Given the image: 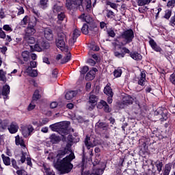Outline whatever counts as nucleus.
Instances as JSON below:
<instances>
[{
  "mask_svg": "<svg viewBox=\"0 0 175 175\" xmlns=\"http://www.w3.org/2000/svg\"><path fill=\"white\" fill-rule=\"evenodd\" d=\"M75 158H76L75 153H71L60 161L57 160L56 163H54V166L62 174L69 173L72 169H73V164L70 163V162H72V160L75 159Z\"/></svg>",
  "mask_w": 175,
  "mask_h": 175,
  "instance_id": "nucleus-1",
  "label": "nucleus"
},
{
  "mask_svg": "<svg viewBox=\"0 0 175 175\" xmlns=\"http://www.w3.org/2000/svg\"><path fill=\"white\" fill-rule=\"evenodd\" d=\"M83 0H66V8L68 10H76L79 9L80 12H83L84 8H83Z\"/></svg>",
  "mask_w": 175,
  "mask_h": 175,
  "instance_id": "nucleus-2",
  "label": "nucleus"
},
{
  "mask_svg": "<svg viewBox=\"0 0 175 175\" xmlns=\"http://www.w3.org/2000/svg\"><path fill=\"white\" fill-rule=\"evenodd\" d=\"M49 47H50V44L46 42L43 38L39 37L34 46V50L40 52L49 49Z\"/></svg>",
  "mask_w": 175,
  "mask_h": 175,
  "instance_id": "nucleus-3",
  "label": "nucleus"
},
{
  "mask_svg": "<svg viewBox=\"0 0 175 175\" xmlns=\"http://www.w3.org/2000/svg\"><path fill=\"white\" fill-rule=\"evenodd\" d=\"M120 38H122V39H124V40H126V44L131 43L132 40H133V38H135L133 30L128 29L123 31Z\"/></svg>",
  "mask_w": 175,
  "mask_h": 175,
  "instance_id": "nucleus-4",
  "label": "nucleus"
},
{
  "mask_svg": "<svg viewBox=\"0 0 175 175\" xmlns=\"http://www.w3.org/2000/svg\"><path fill=\"white\" fill-rule=\"evenodd\" d=\"M154 116L160 120V121H166L167 120V110L165 108H158L154 111Z\"/></svg>",
  "mask_w": 175,
  "mask_h": 175,
  "instance_id": "nucleus-5",
  "label": "nucleus"
},
{
  "mask_svg": "<svg viewBox=\"0 0 175 175\" xmlns=\"http://www.w3.org/2000/svg\"><path fill=\"white\" fill-rule=\"evenodd\" d=\"M117 50L114 51V55L116 58H124L126 54H129V53H131V51L125 46L122 47L121 46H119Z\"/></svg>",
  "mask_w": 175,
  "mask_h": 175,
  "instance_id": "nucleus-6",
  "label": "nucleus"
},
{
  "mask_svg": "<svg viewBox=\"0 0 175 175\" xmlns=\"http://www.w3.org/2000/svg\"><path fill=\"white\" fill-rule=\"evenodd\" d=\"M43 35L45 39L49 42L54 40V33H53V30L49 27L44 29Z\"/></svg>",
  "mask_w": 175,
  "mask_h": 175,
  "instance_id": "nucleus-7",
  "label": "nucleus"
},
{
  "mask_svg": "<svg viewBox=\"0 0 175 175\" xmlns=\"http://www.w3.org/2000/svg\"><path fill=\"white\" fill-rule=\"evenodd\" d=\"M57 132L62 136H65L66 135H68V132H69V131L68 130V124H66L65 122H61Z\"/></svg>",
  "mask_w": 175,
  "mask_h": 175,
  "instance_id": "nucleus-8",
  "label": "nucleus"
},
{
  "mask_svg": "<svg viewBox=\"0 0 175 175\" xmlns=\"http://www.w3.org/2000/svg\"><path fill=\"white\" fill-rule=\"evenodd\" d=\"M80 33H81L80 30L77 29H75L73 31L72 34L71 35V38L69 40L70 45L73 46V44L76 43V41L77 40V38L80 36Z\"/></svg>",
  "mask_w": 175,
  "mask_h": 175,
  "instance_id": "nucleus-9",
  "label": "nucleus"
},
{
  "mask_svg": "<svg viewBox=\"0 0 175 175\" xmlns=\"http://www.w3.org/2000/svg\"><path fill=\"white\" fill-rule=\"evenodd\" d=\"M35 25L36 24L31 25V23H29L27 27L25 29V36L35 35V33H36V29H35Z\"/></svg>",
  "mask_w": 175,
  "mask_h": 175,
  "instance_id": "nucleus-10",
  "label": "nucleus"
},
{
  "mask_svg": "<svg viewBox=\"0 0 175 175\" xmlns=\"http://www.w3.org/2000/svg\"><path fill=\"white\" fill-rule=\"evenodd\" d=\"M18 124L16 122H12L10 125L8 126V129L10 133H17L18 131Z\"/></svg>",
  "mask_w": 175,
  "mask_h": 175,
  "instance_id": "nucleus-11",
  "label": "nucleus"
},
{
  "mask_svg": "<svg viewBox=\"0 0 175 175\" xmlns=\"http://www.w3.org/2000/svg\"><path fill=\"white\" fill-rule=\"evenodd\" d=\"M79 18L83 20L85 23H88V25L91 24H94V19L90 15H85V14H82L81 16H79Z\"/></svg>",
  "mask_w": 175,
  "mask_h": 175,
  "instance_id": "nucleus-12",
  "label": "nucleus"
},
{
  "mask_svg": "<svg viewBox=\"0 0 175 175\" xmlns=\"http://www.w3.org/2000/svg\"><path fill=\"white\" fill-rule=\"evenodd\" d=\"M9 94H10V86L5 85L1 90V95L3 99H8Z\"/></svg>",
  "mask_w": 175,
  "mask_h": 175,
  "instance_id": "nucleus-13",
  "label": "nucleus"
},
{
  "mask_svg": "<svg viewBox=\"0 0 175 175\" xmlns=\"http://www.w3.org/2000/svg\"><path fill=\"white\" fill-rule=\"evenodd\" d=\"M135 99V97H132L130 95L126 94L122 98V103L123 105H132Z\"/></svg>",
  "mask_w": 175,
  "mask_h": 175,
  "instance_id": "nucleus-14",
  "label": "nucleus"
},
{
  "mask_svg": "<svg viewBox=\"0 0 175 175\" xmlns=\"http://www.w3.org/2000/svg\"><path fill=\"white\" fill-rule=\"evenodd\" d=\"M98 72V69L96 68H93L92 70H90L88 73L85 76V79L90 81L94 80L95 79V73Z\"/></svg>",
  "mask_w": 175,
  "mask_h": 175,
  "instance_id": "nucleus-15",
  "label": "nucleus"
},
{
  "mask_svg": "<svg viewBox=\"0 0 175 175\" xmlns=\"http://www.w3.org/2000/svg\"><path fill=\"white\" fill-rule=\"evenodd\" d=\"M56 46L60 49L62 51H68V48L65 46V40H57Z\"/></svg>",
  "mask_w": 175,
  "mask_h": 175,
  "instance_id": "nucleus-16",
  "label": "nucleus"
},
{
  "mask_svg": "<svg viewBox=\"0 0 175 175\" xmlns=\"http://www.w3.org/2000/svg\"><path fill=\"white\" fill-rule=\"evenodd\" d=\"M85 146L88 148V150H90V148H92L94 147H96L97 144H92L91 142V137L86 136L85 140H84Z\"/></svg>",
  "mask_w": 175,
  "mask_h": 175,
  "instance_id": "nucleus-17",
  "label": "nucleus"
},
{
  "mask_svg": "<svg viewBox=\"0 0 175 175\" xmlns=\"http://www.w3.org/2000/svg\"><path fill=\"white\" fill-rule=\"evenodd\" d=\"M15 143L16 146H21L23 150H25V144L24 143V139L20 137V135H16L15 137Z\"/></svg>",
  "mask_w": 175,
  "mask_h": 175,
  "instance_id": "nucleus-18",
  "label": "nucleus"
},
{
  "mask_svg": "<svg viewBox=\"0 0 175 175\" xmlns=\"http://www.w3.org/2000/svg\"><path fill=\"white\" fill-rule=\"evenodd\" d=\"M96 32H98V27H96L95 23L89 25V35L92 36L95 35Z\"/></svg>",
  "mask_w": 175,
  "mask_h": 175,
  "instance_id": "nucleus-19",
  "label": "nucleus"
},
{
  "mask_svg": "<svg viewBox=\"0 0 175 175\" xmlns=\"http://www.w3.org/2000/svg\"><path fill=\"white\" fill-rule=\"evenodd\" d=\"M149 44H150V46H151L152 49L154 50V51H157V52L162 51V49L161 48V46H158V44H157V42H155L154 40L151 39L149 41Z\"/></svg>",
  "mask_w": 175,
  "mask_h": 175,
  "instance_id": "nucleus-20",
  "label": "nucleus"
},
{
  "mask_svg": "<svg viewBox=\"0 0 175 175\" xmlns=\"http://www.w3.org/2000/svg\"><path fill=\"white\" fill-rule=\"evenodd\" d=\"M130 57L135 59V61H142L143 56L140 55V53L137 52H131L130 53Z\"/></svg>",
  "mask_w": 175,
  "mask_h": 175,
  "instance_id": "nucleus-21",
  "label": "nucleus"
},
{
  "mask_svg": "<svg viewBox=\"0 0 175 175\" xmlns=\"http://www.w3.org/2000/svg\"><path fill=\"white\" fill-rule=\"evenodd\" d=\"M26 73L31 77H36L38 76V70H33L31 67H27L26 69Z\"/></svg>",
  "mask_w": 175,
  "mask_h": 175,
  "instance_id": "nucleus-22",
  "label": "nucleus"
},
{
  "mask_svg": "<svg viewBox=\"0 0 175 175\" xmlns=\"http://www.w3.org/2000/svg\"><path fill=\"white\" fill-rule=\"evenodd\" d=\"M53 12L55 16H57L64 12V10L62 9V6H59L58 5H55L53 8Z\"/></svg>",
  "mask_w": 175,
  "mask_h": 175,
  "instance_id": "nucleus-23",
  "label": "nucleus"
},
{
  "mask_svg": "<svg viewBox=\"0 0 175 175\" xmlns=\"http://www.w3.org/2000/svg\"><path fill=\"white\" fill-rule=\"evenodd\" d=\"M77 95V91H69L66 94L65 98L66 99H67V100H70V99H73V98H75V96H76Z\"/></svg>",
  "mask_w": 175,
  "mask_h": 175,
  "instance_id": "nucleus-24",
  "label": "nucleus"
},
{
  "mask_svg": "<svg viewBox=\"0 0 175 175\" xmlns=\"http://www.w3.org/2000/svg\"><path fill=\"white\" fill-rule=\"evenodd\" d=\"M50 140L53 144H57L61 142V137L55 134H52L50 137Z\"/></svg>",
  "mask_w": 175,
  "mask_h": 175,
  "instance_id": "nucleus-25",
  "label": "nucleus"
},
{
  "mask_svg": "<svg viewBox=\"0 0 175 175\" xmlns=\"http://www.w3.org/2000/svg\"><path fill=\"white\" fill-rule=\"evenodd\" d=\"M23 40L28 44H33L35 43V38L32 37L31 36H25L23 37Z\"/></svg>",
  "mask_w": 175,
  "mask_h": 175,
  "instance_id": "nucleus-26",
  "label": "nucleus"
},
{
  "mask_svg": "<svg viewBox=\"0 0 175 175\" xmlns=\"http://www.w3.org/2000/svg\"><path fill=\"white\" fill-rule=\"evenodd\" d=\"M57 24H62V22L66 18V15H65V12H61L60 14H58L57 15Z\"/></svg>",
  "mask_w": 175,
  "mask_h": 175,
  "instance_id": "nucleus-27",
  "label": "nucleus"
},
{
  "mask_svg": "<svg viewBox=\"0 0 175 175\" xmlns=\"http://www.w3.org/2000/svg\"><path fill=\"white\" fill-rule=\"evenodd\" d=\"M139 79L138 81L139 85H144V83H146V72L142 71L140 75Z\"/></svg>",
  "mask_w": 175,
  "mask_h": 175,
  "instance_id": "nucleus-28",
  "label": "nucleus"
},
{
  "mask_svg": "<svg viewBox=\"0 0 175 175\" xmlns=\"http://www.w3.org/2000/svg\"><path fill=\"white\" fill-rule=\"evenodd\" d=\"M104 94L107 95V96H113L114 95V93H113V90H111V88L109 85H107L104 88Z\"/></svg>",
  "mask_w": 175,
  "mask_h": 175,
  "instance_id": "nucleus-29",
  "label": "nucleus"
},
{
  "mask_svg": "<svg viewBox=\"0 0 175 175\" xmlns=\"http://www.w3.org/2000/svg\"><path fill=\"white\" fill-rule=\"evenodd\" d=\"M100 105H102L104 107V110L106 113H110L111 111V109H110V107H109V105H107V103L106 101L101 100L100 101Z\"/></svg>",
  "mask_w": 175,
  "mask_h": 175,
  "instance_id": "nucleus-30",
  "label": "nucleus"
},
{
  "mask_svg": "<svg viewBox=\"0 0 175 175\" xmlns=\"http://www.w3.org/2000/svg\"><path fill=\"white\" fill-rule=\"evenodd\" d=\"M60 125L61 122H58L53 124H51L49 126V128L51 129V131H53V132H58Z\"/></svg>",
  "mask_w": 175,
  "mask_h": 175,
  "instance_id": "nucleus-31",
  "label": "nucleus"
},
{
  "mask_svg": "<svg viewBox=\"0 0 175 175\" xmlns=\"http://www.w3.org/2000/svg\"><path fill=\"white\" fill-rule=\"evenodd\" d=\"M3 162L5 166H10V157L5 156L3 154H1Z\"/></svg>",
  "mask_w": 175,
  "mask_h": 175,
  "instance_id": "nucleus-32",
  "label": "nucleus"
},
{
  "mask_svg": "<svg viewBox=\"0 0 175 175\" xmlns=\"http://www.w3.org/2000/svg\"><path fill=\"white\" fill-rule=\"evenodd\" d=\"M98 96L94 95V94H90L89 97V105L92 104H95L96 102H98Z\"/></svg>",
  "mask_w": 175,
  "mask_h": 175,
  "instance_id": "nucleus-33",
  "label": "nucleus"
},
{
  "mask_svg": "<svg viewBox=\"0 0 175 175\" xmlns=\"http://www.w3.org/2000/svg\"><path fill=\"white\" fill-rule=\"evenodd\" d=\"M90 31V25L84 24L81 28L82 33L84 35H88Z\"/></svg>",
  "mask_w": 175,
  "mask_h": 175,
  "instance_id": "nucleus-34",
  "label": "nucleus"
},
{
  "mask_svg": "<svg viewBox=\"0 0 175 175\" xmlns=\"http://www.w3.org/2000/svg\"><path fill=\"white\" fill-rule=\"evenodd\" d=\"M172 170V165L170 164H166L165 165V169L163 173V175H169L170 174V171Z\"/></svg>",
  "mask_w": 175,
  "mask_h": 175,
  "instance_id": "nucleus-35",
  "label": "nucleus"
},
{
  "mask_svg": "<svg viewBox=\"0 0 175 175\" xmlns=\"http://www.w3.org/2000/svg\"><path fill=\"white\" fill-rule=\"evenodd\" d=\"M155 165L157 169V172H159V173H161V172H162V167H163V163L161 161H157Z\"/></svg>",
  "mask_w": 175,
  "mask_h": 175,
  "instance_id": "nucleus-36",
  "label": "nucleus"
},
{
  "mask_svg": "<svg viewBox=\"0 0 175 175\" xmlns=\"http://www.w3.org/2000/svg\"><path fill=\"white\" fill-rule=\"evenodd\" d=\"M152 0H138L137 3L138 6H144V5H148Z\"/></svg>",
  "mask_w": 175,
  "mask_h": 175,
  "instance_id": "nucleus-37",
  "label": "nucleus"
},
{
  "mask_svg": "<svg viewBox=\"0 0 175 175\" xmlns=\"http://www.w3.org/2000/svg\"><path fill=\"white\" fill-rule=\"evenodd\" d=\"M22 58L25 62H28L29 59V53L27 51H25L22 53Z\"/></svg>",
  "mask_w": 175,
  "mask_h": 175,
  "instance_id": "nucleus-38",
  "label": "nucleus"
},
{
  "mask_svg": "<svg viewBox=\"0 0 175 175\" xmlns=\"http://www.w3.org/2000/svg\"><path fill=\"white\" fill-rule=\"evenodd\" d=\"M65 39H66V35H65L62 31H57V40H65Z\"/></svg>",
  "mask_w": 175,
  "mask_h": 175,
  "instance_id": "nucleus-39",
  "label": "nucleus"
},
{
  "mask_svg": "<svg viewBox=\"0 0 175 175\" xmlns=\"http://www.w3.org/2000/svg\"><path fill=\"white\" fill-rule=\"evenodd\" d=\"M67 53L66 56L62 59V64H66V62H69L70 61V58L72 57V55L70 53V52L66 51Z\"/></svg>",
  "mask_w": 175,
  "mask_h": 175,
  "instance_id": "nucleus-40",
  "label": "nucleus"
},
{
  "mask_svg": "<svg viewBox=\"0 0 175 175\" xmlns=\"http://www.w3.org/2000/svg\"><path fill=\"white\" fill-rule=\"evenodd\" d=\"M38 99H40V94H39V90H36L33 94L32 101L36 102Z\"/></svg>",
  "mask_w": 175,
  "mask_h": 175,
  "instance_id": "nucleus-41",
  "label": "nucleus"
},
{
  "mask_svg": "<svg viewBox=\"0 0 175 175\" xmlns=\"http://www.w3.org/2000/svg\"><path fill=\"white\" fill-rule=\"evenodd\" d=\"M0 80L3 83H6V73L3 70H0Z\"/></svg>",
  "mask_w": 175,
  "mask_h": 175,
  "instance_id": "nucleus-42",
  "label": "nucleus"
},
{
  "mask_svg": "<svg viewBox=\"0 0 175 175\" xmlns=\"http://www.w3.org/2000/svg\"><path fill=\"white\" fill-rule=\"evenodd\" d=\"M96 125L98 128H100V129L105 130L107 129V124H106L105 122H97Z\"/></svg>",
  "mask_w": 175,
  "mask_h": 175,
  "instance_id": "nucleus-43",
  "label": "nucleus"
},
{
  "mask_svg": "<svg viewBox=\"0 0 175 175\" xmlns=\"http://www.w3.org/2000/svg\"><path fill=\"white\" fill-rule=\"evenodd\" d=\"M121 75H122V70L120 68L115 70L113 72L115 77H121Z\"/></svg>",
  "mask_w": 175,
  "mask_h": 175,
  "instance_id": "nucleus-44",
  "label": "nucleus"
},
{
  "mask_svg": "<svg viewBox=\"0 0 175 175\" xmlns=\"http://www.w3.org/2000/svg\"><path fill=\"white\" fill-rule=\"evenodd\" d=\"M22 134L23 135L24 137H27V136H29V133L27 126L22 127Z\"/></svg>",
  "mask_w": 175,
  "mask_h": 175,
  "instance_id": "nucleus-45",
  "label": "nucleus"
},
{
  "mask_svg": "<svg viewBox=\"0 0 175 175\" xmlns=\"http://www.w3.org/2000/svg\"><path fill=\"white\" fill-rule=\"evenodd\" d=\"M68 152H69L68 148H65L64 150H62L59 152V154H57V157L60 158L61 155H66V154H68Z\"/></svg>",
  "mask_w": 175,
  "mask_h": 175,
  "instance_id": "nucleus-46",
  "label": "nucleus"
},
{
  "mask_svg": "<svg viewBox=\"0 0 175 175\" xmlns=\"http://www.w3.org/2000/svg\"><path fill=\"white\" fill-rule=\"evenodd\" d=\"M107 17L108 18H113V17H115L114 12L110 10H107Z\"/></svg>",
  "mask_w": 175,
  "mask_h": 175,
  "instance_id": "nucleus-47",
  "label": "nucleus"
},
{
  "mask_svg": "<svg viewBox=\"0 0 175 175\" xmlns=\"http://www.w3.org/2000/svg\"><path fill=\"white\" fill-rule=\"evenodd\" d=\"M36 107V105H35V101H31V103L27 107L28 111H31V110H33Z\"/></svg>",
  "mask_w": 175,
  "mask_h": 175,
  "instance_id": "nucleus-48",
  "label": "nucleus"
},
{
  "mask_svg": "<svg viewBox=\"0 0 175 175\" xmlns=\"http://www.w3.org/2000/svg\"><path fill=\"white\" fill-rule=\"evenodd\" d=\"M27 152H24V151H22V156L21 157V163H24L27 159Z\"/></svg>",
  "mask_w": 175,
  "mask_h": 175,
  "instance_id": "nucleus-49",
  "label": "nucleus"
},
{
  "mask_svg": "<svg viewBox=\"0 0 175 175\" xmlns=\"http://www.w3.org/2000/svg\"><path fill=\"white\" fill-rule=\"evenodd\" d=\"M49 121H50V120L49 118H44L42 120L41 122H40L39 125H40V126H43V125L47 124Z\"/></svg>",
  "mask_w": 175,
  "mask_h": 175,
  "instance_id": "nucleus-50",
  "label": "nucleus"
},
{
  "mask_svg": "<svg viewBox=\"0 0 175 175\" xmlns=\"http://www.w3.org/2000/svg\"><path fill=\"white\" fill-rule=\"evenodd\" d=\"M1 125L2 129H7V128L8 126V125H9V121L3 120V121H2Z\"/></svg>",
  "mask_w": 175,
  "mask_h": 175,
  "instance_id": "nucleus-51",
  "label": "nucleus"
},
{
  "mask_svg": "<svg viewBox=\"0 0 175 175\" xmlns=\"http://www.w3.org/2000/svg\"><path fill=\"white\" fill-rule=\"evenodd\" d=\"M92 174L102 175L103 174V170L102 169H96Z\"/></svg>",
  "mask_w": 175,
  "mask_h": 175,
  "instance_id": "nucleus-52",
  "label": "nucleus"
},
{
  "mask_svg": "<svg viewBox=\"0 0 175 175\" xmlns=\"http://www.w3.org/2000/svg\"><path fill=\"white\" fill-rule=\"evenodd\" d=\"M174 5H175V0H170L167 3V6L168 8H170L171 9H173V8H174Z\"/></svg>",
  "mask_w": 175,
  "mask_h": 175,
  "instance_id": "nucleus-53",
  "label": "nucleus"
},
{
  "mask_svg": "<svg viewBox=\"0 0 175 175\" xmlns=\"http://www.w3.org/2000/svg\"><path fill=\"white\" fill-rule=\"evenodd\" d=\"M47 2H49V0H40V5L44 9V8L47 7Z\"/></svg>",
  "mask_w": 175,
  "mask_h": 175,
  "instance_id": "nucleus-54",
  "label": "nucleus"
},
{
  "mask_svg": "<svg viewBox=\"0 0 175 175\" xmlns=\"http://www.w3.org/2000/svg\"><path fill=\"white\" fill-rule=\"evenodd\" d=\"M11 163H12V167H14V169H16V170L18 169V166L17 165V161H16V159H12Z\"/></svg>",
  "mask_w": 175,
  "mask_h": 175,
  "instance_id": "nucleus-55",
  "label": "nucleus"
},
{
  "mask_svg": "<svg viewBox=\"0 0 175 175\" xmlns=\"http://www.w3.org/2000/svg\"><path fill=\"white\" fill-rule=\"evenodd\" d=\"M172 17V10H168L165 12L164 15V18H166L167 20H169Z\"/></svg>",
  "mask_w": 175,
  "mask_h": 175,
  "instance_id": "nucleus-56",
  "label": "nucleus"
},
{
  "mask_svg": "<svg viewBox=\"0 0 175 175\" xmlns=\"http://www.w3.org/2000/svg\"><path fill=\"white\" fill-rule=\"evenodd\" d=\"M44 169L45 170V173L47 174V175H54V172H53V170H51L50 168H47L46 167H44Z\"/></svg>",
  "mask_w": 175,
  "mask_h": 175,
  "instance_id": "nucleus-57",
  "label": "nucleus"
},
{
  "mask_svg": "<svg viewBox=\"0 0 175 175\" xmlns=\"http://www.w3.org/2000/svg\"><path fill=\"white\" fill-rule=\"evenodd\" d=\"M107 5L108 6H110V8H111L112 9H117V4L114 3H111V1H107Z\"/></svg>",
  "mask_w": 175,
  "mask_h": 175,
  "instance_id": "nucleus-58",
  "label": "nucleus"
},
{
  "mask_svg": "<svg viewBox=\"0 0 175 175\" xmlns=\"http://www.w3.org/2000/svg\"><path fill=\"white\" fill-rule=\"evenodd\" d=\"M3 29H4V31H10V32H12V31H13V29H12V27L9 25H3Z\"/></svg>",
  "mask_w": 175,
  "mask_h": 175,
  "instance_id": "nucleus-59",
  "label": "nucleus"
},
{
  "mask_svg": "<svg viewBox=\"0 0 175 175\" xmlns=\"http://www.w3.org/2000/svg\"><path fill=\"white\" fill-rule=\"evenodd\" d=\"M169 25L171 27H175V15L170 18Z\"/></svg>",
  "mask_w": 175,
  "mask_h": 175,
  "instance_id": "nucleus-60",
  "label": "nucleus"
},
{
  "mask_svg": "<svg viewBox=\"0 0 175 175\" xmlns=\"http://www.w3.org/2000/svg\"><path fill=\"white\" fill-rule=\"evenodd\" d=\"M18 16H21V14H24V8L21 6H18Z\"/></svg>",
  "mask_w": 175,
  "mask_h": 175,
  "instance_id": "nucleus-61",
  "label": "nucleus"
},
{
  "mask_svg": "<svg viewBox=\"0 0 175 175\" xmlns=\"http://www.w3.org/2000/svg\"><path fill=\"white\" fill-rule=\"evenodd\" d=\"M5 38H6V33H5V31H3V30L1 27L0 28V38L5 39Z\"/></svg>",
  "mask_w": 175,
  "mask_h": 175,
  "instance_id": "nucleus-62",
  "label": "nucleus"
},
{
  "mask_svg": "<svg viewBox=\"0 0 175 175\" xmlns=\"http://www.w3.org/2000/svg\"><path fill=\"white\" fill-rule=\"evenodd\" d=\"M170 80L174 85H175V72L172 73L170 77Z\"/></svg>",
  "mask_w": 175,
  "mask_h": 175,
  "instance_id": "nucleus-63",
  "label": "nucleus"
},
{
  "mask_svg": "<svg viewBox=\"0 0 175 175\" xmlns=\"http://www.w3.org/2000/svg\"><path fill=\"white\" fill-rule=\"evenodd\" d=\"M89 70H90V68L87 66L83 67V68L81 69V75H85V73H87V72Z\"/></svg>",
  "mask_w": 175,
  "mask_h": 175,
  "instance_id": "nucleus-64",
  "label": "nucleus"
}]
</instances>
